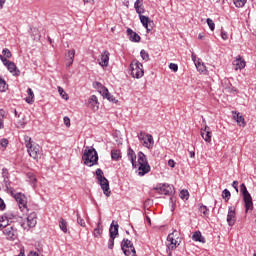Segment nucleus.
Here are the masks:
<instances>
[{
    "label": "nucleus",
    "instance_id": "obj_1",
    "mask_svg": "<svg viewBox=\"0 0 256 256\" xmlns=\"http://www.w3.org/2000/svg\"><path fill=\"white\" fill-rule=\"evenodd\" d=\"M127 157L129 161H131V164L135 169H137L138 167V175H140V177H143V175H147V173L151 171V166H149L147 156H145L143 152L138 153V164L137 162H135V160L137 159V155H135V151H133V149H128Z\"/></svg>",
    "mask_w": 256,
    "mask_h": 256
},
{
    "label": "nucleus",
    "instance_id": "obj_2",
    "mask_svg": "<svg viewBox=\"0 0 256 256\" xmlns=\"http://www.w3.org/2000/svg\"><path fill=\"white\" fill-rule=\"evenodd\" d=\"M24 143L27 153L32 159H41L43 157V148L33 141L30 136H24Z\"/></svg>",
    "mask_w": 256,
    "mask_h": 256
},
{
    "label": "nucleus",
    "instance_id": "obj_3",
    "mask_svg": "<svg viewBox=\"0 0 256 256\" xmlns=\"http://www.w3.org/2000/svg\"><path fill=\"white\" fill-rule=\"evenodd\" d=\"M82 161L87 167H93L99 163V154L95 148L86 147L82 155Z\"/></svg>",
    "mask_w": 256,
    "mask_h": 256
},
{
    "label": "nucleus",
    "instance_id": "obj_4",
    "mask_svg": "<svg viewBox=\"0 0 256 256\" xmlns=\"http://www.w3.org/2000/svg\"><path fill=\"white\" fill-rule=\"evenodd\" d=\"M96 176H97V179L99 181L100 187H101L104 195H106V197H111V189L109 188V180H107V178H105V176L103 175V170H101V168H98L96 170Z\"/></svg>",
    "mask_w": 256,
    "mask_h": 256
},
{
    "label": "nucleus",
    "instance_id": "obj_5",
    "mask_svg": "<svg viewBox=\"0 0 256 256\" xmlns=\"http://www.w3.org/2000/svg\"><path fill=\"white\" fill-rule=\"evenodd\" d=\"M138 139L143 147H146V149H153V146L155 145V140H153V136L151 134L140 132L138 134Z\"/></svg>",
    "mask_w": 256,
    "mask_h": 256
},
{
    "label": "nucleus",
    "instance_id": "obj_6",
    "mask_svg": "<svg viewBox=\"0 0 256 256\" xmlns=\"http://www.w3.org/2000/svg\"><path fill=\"white\" fill-rule=\"evenodd\" d=\"M240 187L245 203L246 213H248V211H253V198L251 197V194L249 193V191H247V187L245 186V184H241Z\"/></svg>",
    "mask_w": 256,
    "mask_h": 256
},
{
    "label": "nucleus",
    "instance_id": "obj_7",
    "mask_svg": "<svg viewBox=\"0 0 256 256\" xmlns=\"http://www.w3.org/2000/svg\"><path fill=\"white\" fill-rule=\"evenodd\" d=\"M131 68V75L134 77V79H141L143 75H145V72L143 70V64L139 61H134L130 64Z\"/></svg>",
    "mask_w": 256,
    "mask_h": 256
},
{
    "label": "nucleus",
    "instance_id": "obj_8",
    "mask_svg": "<svg viewBox=\"0 0 256 256\" xmlns=\"http://www.w3.org/2000/svg\"><path fill=\"white\" fill-rule=\"evenodd\" d=\"M15 201H17L19 209L22 211V213H27L29 209L27 208V197L24 196L23 193H16L15 190H13V195Z\"/></svg>",
    "mask_w": 256,
    "mask_h": 256
},
{
    "label": "nucleus",
    "instance_id": "obj_9",
    "mask_svg": "<svg viewBox=\"0 0 256 256\" xmlns=\"http://www.w3.org/2000/svg\"><path fill=\"white\" fill-rule=\"evenodd\" d=\"M121 249L126 256H137L133 242L129 239H124L121 243Z\"/></svg>",
    "mask_w": 256,
    "mask_h": 256
},
{
    "label": "nucleus",
    "instance_id": "obj_10",
    "mask_svg": "<svg viewBox=\"0 0 256 256\" xmlns=\"http://www.w3.org/2000/svg\"><path fill=\"white\" fill-rule=\"evenodd\" d=\"M0 61H2L3 65L7 67L9 73H12L14 77H19V75H21V71L17 69L15 62L7 60L3 55H0Z\"/></svg>",
    "mask_w": 256,
    "mask_h": 256
},
{
    "label": "nucleus",
    "instance_id": "obj_11",
    "mask_svg": "<svg viewBox=\"0 0 256 256\" xmlns=\"http://www.w3.org/2000/svg\"><path fill=\"white\" fill-rule=\"evenodd\" d=\"M35 225H37V213L35 212L31 213L26 218V222L21 223V227H23L26 231H29V229L35 227Z\"/></svg>",
    "mask_w": 256,
    "mask_h": 256
},
{
    "label": "nucleus",
    "instance_id": "obj_12",
    "mask_svg": "<svg viewBox=\"0 0 256 256\" xmlns=\"http://www.w3.org/2000/svg\"><path fill=\"white\" fill-rule=\"evenodd\" d=\"M155 190L160 195H173V193H175V187L170 184H160L155 188Z\"/></svg>",
    "mask_w": 256,
    "mask_h": 256
},
{
    "label": "nucleus",
    "instance_id": "obj_13",
    "mask_svg": "<svg viewBox=\"0 0 256 256\" xmlns=\"http://www.w3.org/2000/svg\"><path fill=\"white\" fill-rule=\"evenodd\" d=\"M2 177H3V183L5 185V189L7 193H10L13 195V187H11V181L9 180V170L7 168L2 169Z\"/></svg>",
    "mask_w": 256,
    "mask_h": 256
},
{
    "label": "nucleus",
    "instance_id": "obj_14",
    "mask_svg": "<svg viewBox=\"0 0 256 256\" xmlns=\"http://www.w3.org/2000/svg\"><path fill=\"white\" fill-rule=\"evenodd\" d=\"M2 231L6 239H8L9 241H15V239H17L18 237L17 230L12 225L6 226V228H4Z\"/></svg>",
    "mask_w": 256,
    "mask_h": 256
},
{
    "label": "nucleus",
    "instance_id": "obj_15",
    "mask_svg": "<svg viewBox=\"0 0 256 256\" xmlns=\"http://www.w3.org/2000/svg\"><path fill=\"white\" fill-rule=\"evenodd\" d=\"M204 127L201 128V137L204 139L206 143H211V137H213V133L211 132V128L207 126V122L203 119Z\"/></svg>",
    "mask_w": 256,
    "mask_h": 256
},
{
    "label": "nucleus",
    "instance_id": "obj_16",
    "mask_svg": "<svg viewBox=\"0 0 256 256\" xmlns=\"http://www.w3.org/2000/svg\"><path fill=\"white\" fill-rule=\"evenodd\" d=\"M97 85H98V91L102 95V97H104L111 103H115L117 101L115 97L111 95V93H109V89H107L105 86H102L101 83H97Z\"/></svg>",
    "mask_w": 256,
    "mask_h": 256
},
{
    "label": "nucleus",
    "instance_id": "obj_17",
    "mask_svg": "<svg viewBox=\"0 0 256 256\" xmlns=\"http://www.w3.org/2000/svg\"><path fill=\"white\" fill-rule=\"evenodd\" d=\"M111 53H109V51L105 50L101 55L100 58L98 59V65H100V67H103V69H105V67H109V57H110Z\"/></svg>",
    "mask_w": 256,
    "mask_h": 256
},
{
    "label": "nucleus",
    "instance_id": "obj_18",
    "mask_svg": "<svg viewBox=\"0 0 256 256\" xmlns=\"http://www.w3.org/2000/svg\"><path fill=\"white\" fill-rule=\"evenodd\" d=\"M87 107H90V109H92V111H99V100L97 99V96L92 95L87 103H86Z\"/></svg>",
    "mask_w": 256,
    "mask_h": 256
},
{
    "label": "nucleus",
    "instance_id": "obj_19",
    "mask_svg": "<svg viewBox=\"0 0 256 256\" xmlns=\"http://www.w3.org/2000/svg\"><path fill=\"white\" fill-rule=\"evenodd\" d=\"M245 59H243V57H241V55H238L236 57V59L233 61V66L235 71H239L241 69H245Z\"/></svg>",
    "mask_w": 256,
    "mask_h": 256
},
{
    "label": "nucleus",
    "instance_id": "obj_20",
    "mask_svg": "<svg viewBox=\"0 0 256 256\" xmlns=\"http://www.w3.org/2000/svg\"><path fill=\"white\" fill-rule=\"evenodd\" d=\"M167 241H168V247L169 249H177V247H179V242H177V240L175 239V232L171 233L168 235L167 237Z\"/></svg>",
    "mask_w": 256,
    "mask_h": 256
},
{
    "label": "nucleus",
    "instance_id": "obj_21",
    "mask_svg": "<svg viewBox=\"0 0 256 256\" xmlns=\"http://www.w3.org/2000/svg\"><path fill=\"white\" fill-rule=\"evenodd\" d=\"M227 223L230 227L235 225V208H228Z\"/></svg>",
    "mask_w": 256,
    "mask_h": 256
},
{
    "label": "nucleus",
    "instance_id": "obj_22",
    "mask_svg": "<svg viewBox=\"0 0 256 256\" xmlns=\"http://www.w3.org/2000/svg\"><path fill=\"white\" fill-rule=\"evenodd\" d=\"M233 119L236 120V123H238L239 127H245V125H247V123L245 122V118L243 117V115H241V113L239 112H233Z\"/></svg>",
    "mask_w": 256,
    "mask_h": 256
},
{
    "label": "nucleus",
    "instance_id": "obj_23",
    "mask_svg": "<svg viewBox=\"0 0 256 256\" xmlns=\"http://www.w3.org/2000/svg\"><path fill=\"white\" fill-rule=\"evenodd\" d=\"M127 34L129 35L130 41H133L134 43H139V41H141V36L136 32H133L131 28L127 29Z\"/></svg>",
    "mask_w": 256,
    "mask_h": 256
},
{
    "label": "nucleus",
    "instance_id": "obj_24",
    "mask_svg": "<svg viewBox=\"0 0 256 256\" xmlns=\"http://www.w3.org/2000/svg\"><path fill=\"white\" fill-rule=\"evenodd\" d=\"M113 223L115 222H112L109 229L110 237L117 238V235H119V224L114 225Z\"/></svg>",
    "mask_w": 256,
    "mask_h": 256
},
{
    "label": "nucleus",
    "instance_id": "obj_25",
    "mask_svg": "<svg viewBox=\"0 0 256 256\" xmlns=\"http://www.w3.org/2000/svg\"><path fill=\"white\" fill-rule=\"evenodd\" d=\"M7 227H11L7 216H0V231H3V229H7Z\"/></svg>",
    "mask_w": 256,
    "mask_h": 256
},
{
    "label": "nucleus",
    "instance_id": "obj_26",
    "mask_svg": "<svg viewBox=\"0 0 256 256\" xmlns=\"http://www.w3.org/2000/svg\"><path fill=\"white\" fill-rule=\"evenodd\" d=\"M192 239L193 241H198L199 243H205V238L201 234V231L194 232V234L192 235Z\"/></svg>",
    "mask_w": 256,
    "mask_h": 256
},
{
    "label": "nucleus",
    "instance_id": "obj_27",
    "mask_svg": "<svg viewBox=\"0 0 256 256\" xmlns=\"http://www.w3.org/2000/svg\"><path fill=\"white\" fill-rule=\"evenodd\" d=\"M28 97L26 98V103H29V105L33 104L35 102V94L33 93V90L31 88L27 89Z\"/></svg>",
    "mask_w": 256,
    "mask_h": 256
},
{
    "label": "nucleus",
    "instance_id": "obj_28",
    "mask_svg": "<svg viewBox=\"0 0 256 256\" xmlns=\"http://www.w3.org/2000/svg\"><path fill=\"white\" fill-rule=\"evenodd\" d=\"M75 59V49L67 50L65 53L66 61H74Z\"/></svg>",
    "mask_w": 256,
    "mask_h": 256
},
{
    "label": "nucleus",
    "instance_id": "obj_29",
    "mask_svg": "<svg viewBox=\"0 0 256 256\" xmlns=\"http://www.w3.org/2000/svg\"><path fill=\"white\" fill-rule=\"evenodd\" d=\"M195 66L197 68V70L200 73H205V71H207V67L205 66V64L203 62H201V60L198 59L197 62H195Z\"/></svg>",
    "mask_w": 256,
    "mask_h": 256
},
{
    "label": "nucleus",
    "instance_id": "obj_30",
    "mask_svg": "<svg viewBox=\"0 0 256 256\" xmlns=\"http://www.w3.org/2000/svg\"><path fill=\"white\" fill-rule=\"evenodd\" d=\"M26 177L27 181L31 183L33 186H35V184L37 183V177L35 176V174L29 172L26 174Z\"/></svg>",
    "mask_w": 256,
    "mask_h": 256
},
{
    "label": "nucleus",
    "instance_id": "obj_31",
    "mask_svg": "<svg viewBox=\"0 0 256 256\" xmlns=\"http://www.w3.org/2000/svg\"><path fill=\"white\" fill-rule=\"evenodd\" d=\"M199 213L202 217H209V209L205 205L199 207Z\"/></svg>",
    "mask_w": 256,
    "mask_h": 256
},
{
    "label": "nucleus",
    "instance_id": "obj_32",
    "mask_svg": "<svg viewBox=\"0 0 256 256\" xmlns=\"http://www.w3.org/2000/svg\"><path fill=\"white\" fill-rule=\"evenodd\" d=\"M111 157L113 161H119L121 159V150H112Z\"/></svg>",
    "mask_w": 256,
    "mask_h": 256
},
{
    "label": "nucleus",
    "instance_id": "obj_33",
    "mask_svg": "<svg viewBox=\"0 0 256 256\" xmlns=\"http://www.w3.org/2000/svg\"><path fill=\"white\" fill-rule=\"evenodd\" d=\"M59 227L63 233H67V221L65 219L61 218L59 222Z\"/></svg>",
    "mask_w": 256,
    "mask_h": 256
},
{
    "label": "nucleus",
    "instance_id": "obj_34",
    "mask_svg": "<svg viewBox=\"0 0 256 256\" xmlns=\"http://www.w3.org/2000/svg\"><path fill=\"white\" fill-rule=\"evenodd\" d=\"M134 7L138 15H141V13H143V8L141 7V0H136V2L134 3Z\"/></svg>",
    "mask_w": 256,
    "mask_h": 256
},
{
    "label": "nucleus",
    "instance_id": "obj_35",
    "mask_svg": "<svg viewBox=\"0 0 256 256\" xmlns=\"http://www.w3.org/2000/svg\"><path fill=\"white\" fill-rule=\"evenodd\" d=\"M139 17H140V22L142 23V25H144L145 23H149V25H154L153 20H150L149 17L143 16V15H140Z\"/></svg>",
    "mask_w": 256,
    "mask_h": 256
},
{
    "label": "nucleus",
    "instance_id": "obj_36",
    "mask_svg": "<svg viewBox=\"0 0 256 256\" xmlns=\"http://www.w3.org/2000/svg\"><path fill=\"white\" fill-rule=\"evenodd\" d=\"M102 233H103V226H101V223H98L97 228L94 230V237H101Z\"/></svg>",
    "mask_w": 256,
    "mask_h": 256
},
{
    "label": "nucleus",
    "instance_id": "obj_37",
    "mask_svg": "<svg viewBox=\"0 0 256 256\" xmlns=\"http://www.w3.org/2000/svg\"><path fill=\"white\" fill-rule=\"evenodd\" d=\"M58 93L62 97V99H65V101L69 99V95H67V92H65V90L61 86L58 87Z\"/></svg>",
    "mask_w": 256,
    "mask_h": 256
},
{
    "label": "nucleus",
    "instance_id": "obj_38",
    "mask_svg": "<svg viewBox=\"0 0 256 256\" xmlns=\"http://www.w3.org/2000/svg\"><path fill=\"white\" fill-rule=\"evenodd\" d=\"M2 54L5 59H11V57H13V54H11V50H9L8 48H4L2 50Z\"/></svg>",
    "mask_w": 256,
    "mask_h": 256
},
{
    "label": "nucleus",
    "instance_id": "obj_39",
    "mask_svg": "<svg viewBox=\"0 0 256 256\" xmlns=\"http://www.w3.org/2000/svg\"><path fill=\"white\" fill-rule=\"evenodd\" d=\"M235 7H245V3H247V0H232Z\"/></svg>",
    "mask_w": 256,
    "mask_h": 256
},
{
    "label": "nucleus",
    "instance_id": "obj_40",
    "mask_svg": "<svg viewBox=\"0 0 256 256\" xmlns=\"http://www.w3.org/2000/svg\"><path fill=\"white\" fill-rule=\"evenodd\" d=\"M222 197L228 201L229 199H231V192L228 189H224L222 192Z\"/></svg>",
    "mask_w": 256,
    "mask_h": 256
},
{
    "label": "nucleus",
    "instance_id": "obj_41",
    "mask_svg": "<svg viewBox=\"0 0 256 256\" xmlns=\"http://www.w3.org/2000/svg\"><path fill=\"white\" fill-rule=\"evenodd\" d=\"M6 89H7V82H5V80L0 78V91L2 93H5Z\"/></svg>",
    "mask_w": 256,
    "mask_h": 256
},
{
    "label": "nucleus",
    "instance_id": "obj_42",
    "mask_svg": "<svg viewBox=\"0 0 256 256\" xmlns=\"http://www.w3.org/2000/svg\"><path fill=\"white\" fill-rule=\"evenodd\" d=\"M206 23L212 31H215V22L211 18H207Z\"/></svg>",
    "mask_w": 256,
    "mask_h": 256
},
{
    "label": "nucleus",
    "instance_id": "obj_43",
    "mask_svg": "<svg viewBox=\"0 0 256 256\" xmlns=\"http://www.w3.org/2000/svg\"><path fill=\"white\" fill-rule=\"evenodd\" d=\"M140 56L143 59V61H149V53L145 50H141Z\"/></svg>",
    "mask_w": 256,
    "mask_h": 256
},
{
    "label": "nucleus",
    "instance_id": "obj_44",
    "mask_svg": "<svg viewBox=\"0 0 256 256\" xmlns=\"http://www.w3.org/2000/svg\"><path fill=\"white\" fill-rule=\"evenodd\" d=\"M76 217H77L78 225H80L81 227H85V220H83V218H81V215L79 213H77Z\"/></svg>",
    "mask_w": 256,
    "mask_h": 256
},
{
    "label": "nucleus",
    "instance_id": "obj_45",
    "mask_svg": "<svg viewBox=\"0 0 256 256\" xmlns=\"http://www.w3.org/2000/svg\"><path fill=\"white\" fill-rule=\"evenodd\" d=\"M115 237L110 236V239L108 241V249H113V247L115 246Z\"/></svg>",
    "mask_w": 256,
    "mask_h": 256
},
{
    "label": "nucleus",
    "instance_id": "obj_46",
    "mask_svg": "<svg viewBox=\"0 0 256 256\" xmlns=\"http://www.w3.org/2000/svg\"><path fill=\"white\" fill-rule=\"evenodd\" d=\"M169 69H171V71H173L174 73H177V71H179V66L175 63H170Z\"/></svg>",
    "mask_w": 256,
    "mask_h": 256
},
{
    "label": "nucleus",
    "instance_id": "obj_47",
    "mask_svg": "<svg viewBox=\"0 0 256 256\" xmlns=\"http://www.w3.org/2000/svg\"><path fill=\"white\" fill-rule=\"evenodd\" d=\"M180 197H181V199H189V191H187V190H182V191L180 192Z\"/></svg>",
    "mask_w": 256,
    "mask_h": 256
},
{
    "label": "nucleus",
    "instance_id": "obj_48",
    "mask_svg": "<svg viewBox=\"0 0 256 256\" xmlns=\"http://www.w3.org/2000/svg\"><path fill=\"white\" fill-rule=\"evenodd\" d=\"M0 145L1 147H3L4 149H7V146L9 145V140H7L6 138H3L0 140Z\"/></svg>",
    "mask_w": 256,
    "mask_h": 256
},
{
    "label": "nucleus",
    "instance_id": "obj_49",
    "mask_svg": "<svg viewBox=\"0 0 256 256\" xmlns=\"http://www.w3.org/2000/svg\"><path fill=\"white\" fill-rule=\"evenodd\" d=\"M143 27H145L147 33L153 31V24H149V23H145V24H142Z\"/></svg>",
    "mask_w": 256,
    "mask_h": 256
},
{
    "label": "nucleus",
    "instance_id": "obj_50",
    "mask_svg": "<svg viewBox=\"0 0 256 256\" xmlns=\"http://www.w3.org/2000/svg\"><path fill=\"white\" fill-rule=\"evenodd\" d=\"M221 38L223 39V41H227V39H229V34L221 30Z\"/></svg>",
    "mask_w": 256,
    "mask_h": 256
},
{
    "label": "nucleus",
    "instance_id": "obj_51",
    "mask_svg": "<svg viewBox=\"0 0 256 256\" xmlns=\"http://www.w3.org/2000/svg\"><path fill=\"white\" fill-rule=\"evenodd\" d=\"M5 201H3L2 198H0V211H5Z\"/></svg>",
    "mask_w": 256,
    "mask_h": 256
},
{
    "label": "nucleus",
    "instance_id": "obj_52",
    "mask_svg": "<svg viewBox=\"0 0 256 256\" xmlns=\"http://www.w3.org/2000/svg\"><path fill=\"white\" fill-rule=\"evenodd\" d=\"M6 112L4 109H0V121H4Z\"/></svg>",
    "mask_w": 256,
    "mask_h": 256
},
{
    "label": "nucleus",
    "instance_id": "obj_53",
    "mask_svg": "<svg viewBox=\"0 0 256 256\" xmlns=\"http://www.w3.org/2000/svg\"><path fill=\"white\" fill-rule=\"evenodd\" d=\"M64 124L66 125V127H70L71 119H69V117H64Z\"/></svg>",
    "mask_w": 256,
    "mask_h": 256
},
{
    "label": "nucleus",
    "instance_id": "obj_54",
    "mask_svg": "<svg viewBox=\"0 0 256 256\" xmlns=\"http://www.w3.org/2000/svg\"><path fill=\"white\" fill-rule=\"evenodd\" d=\"M168 165H169V167H171L172 169L175 168V160H173V159L168 160Z\"/></svg>",
    "mask_w": 256,
    "mask_h": 256
},
{
    "label": "nucleus",
    "instance_id": "obj_55",
    "mask_svg": "<svg viewBox=\"0 0 256 256\" xmlns=\"http://www.w3.org/2000/svg\"><path fill=\"white\" fill-rule=\"evenodd\" d=\"M17 127H18V129H23V128H25V122L19 121L18 124H17Z\"/></svg>",
    "mask_w": 256,
    "mask_h": 256
},
{
    "label": "nucleus",
    "instance_id": "obj_56",
    "mask_svg": "<svg viewBox=\"0 0 256 256\" xmlns=\"http://www.w3.org/2000/svg\"><path fill=\"white\" fill-rule=\"evenodd\" d=\"M239 182L238 181H234L233 183H232V187H234V189L236 190V191H239Z\"/></svg>",
    "mask_w": 256,
    "mask_h": 256
},
{
    "label": "nucleus",
    "instance_id": "obj_57",
    "mask_svg": "<svg viewBox=\"0 0 256 256\" xmlns=\"http://www.w3.org/2000/svg\"><path fill=\"white\" fill-rule=\"evenodd\" d=\"M33 33H35V39H39L41 37V35L39 34V30L35 29L33 30Z\"/></svg>",
    "mask_w": 256,
    "mask_h": 256
},
{
    "label": "nucleus",
    "instance_id": "obj_58",
    "mask_svg": "<svg viewBox=\"0 0 256 256\" xmlns=\"http://www.w3.org/2000/svg\"><path fill=\"white\" fill-rule=\"evenodd\" d=\"M73 65V60H66V67H71Z\"/></svg>",
    "mask_w": 256,
    "mask_h": 256
},
{
    "label": "nucleus",
    "instance_id": "obj_59",
    "mask_svg": "<svg viewBox=\"0 0 256 256\" xmlns=\"http://www.w3.org/2000/svg\"><path fill=\"white\" fill-rule=\"evenodd\" d=\"M7 0H0V10L3 9V7H5V3Z\"/></svg>",
    "mask_w": 256,
    "mask_h": 256
},
{
    "label": "nucleus",
    "instance_id": "obj_60",
    "mask_svg": "<svg viewBox=\"0 0 256 256\" xmlns=\"http://www.w3.org/2000/svg\"><path fill=\"white\" fill-rule=\"evenodd\" d=\"M28 256H39V253L35 252V251H30V253L28 254Z\"/></svg>",
    "mask_w": 256,
    "mask_h": 256
},
{
    "label": "nucleus",
    "instance_id": "obj_61",
    "mask_svg": "<svg viewBox=\"0 0 256 256\" xmlns=\"http://www.w3.org/2000/svg\"><path fill=\"white\" fill-rule=\"evenodd\" d=\"M28 256H39V253L35 252V251H30V253L28 254Z\"/></svg>",
    "mask_w": 256,
    "mask_h": 256
},
{
    "label": "nucleus",
    "instance_id": "obj_62",
    "mask_svg": "<svg viewBox=\"0 0 256 256\" xmlns=\"http://www.w3.org/2000/svg\"><path fill=\"white\" fill-rule=\"evenodd\" d=\"M192 61L194 63H197V56L195 55V53H192Z\"/></svg>",
    "mask_w": 256,
    "mask_h": 256
},
{
    "label": "nucleus",
    "instance_id": "obj_63",
    "mask_svg": "<svg viewBox=\"0 0 256 256\" xmlns=\"http://www.w3.org/2000/svg\"><path fill=\"white\" fill-rule=\"evenodd\" d=\"M5 124H4V120H0V129H4Z\"/></svg>",
    "mask_w": 256,
    "mask_h": 256
},
{
    "label": "nucleus",
    "instance_id": "obj_64",
    "mask_svg": "<svg viewBox=\"0 0 256 256\" xmlns=\"http://www.w3.org/2000/svg\"><path fill=\"white\" fill-rule=\"evenodd\" d=\"M190 157L193 159L195 158V151H190Z\"/></svg>",
    "mask_w": 256,
    "mask_h": 256
}]
</instances>
